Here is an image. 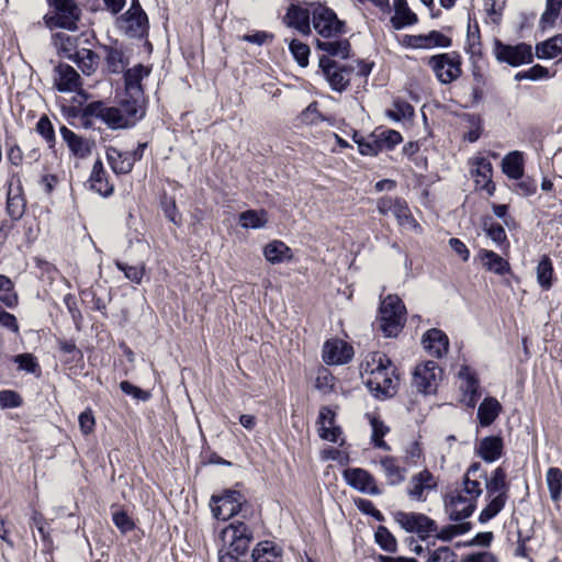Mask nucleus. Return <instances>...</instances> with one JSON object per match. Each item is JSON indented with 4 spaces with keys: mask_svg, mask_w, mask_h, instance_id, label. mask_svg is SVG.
<instances>
[{
    "mask_svg": "<svg viewBox=\"0 0 562 562\" xmlns=\"http://www.w3.org/2000/svg\"><path fill=\"white\" fill-rule=\"evenodd\" d=\"M363 383L376 398H389L396 394L400 376L396 367L382 352L368 353L360 364Z\"/></svg>",
    "mask_w": 562,
    "mask_h": 562,
    "instance_id": "f257e3e1",
    "label": "nucleus"
},
{
    "mask_svg": "<svg viewBox=\"0 0 562 562\" xmlns=\"http://www.w3.org/2000/svg\"><path fill=\"white\" fill-rule=\"evenodd\" d=\"M312 21L314 30L322 36L316 40V47L328 56L347 58L350 53V43L339 38L345 33L344 22L336 13L322 4L312 5Z\"/></svg>",
    "mask_w": 562,
    "mask_h": 562,
    "instance_id": "f03ea898",
    "label": "nucleus"
},
{
    "mask_svg": "<svg viewBox=\"0 0 562 562\" xmlns=\"http://www.w3.org/2000/svg\"><path fill=\"white\" fill-rule=\"evenodd\" d=\"M487 505L479 515V521L485 524L494 518L505 507L508 501L509 485L506 472L502 467L496 468L488 477L484 473Z\"/></svg>",
    "mask_w": 562,
    "mask_h": 562,
    "instance_id": "7ed1b4c3",
    "label": "nucleus"
},
{
    "mask_svg": "<svg viewBox=\"0 0 562 562\" xmlns=\"http://www.w3.org/2000/svg\"><path fill=\"white\" fill-rule=\"evenodd\" d=\"M48 2L50 9L44 15V23L48 29L77 30L81 16L77 0H48Z\"/></svg>",
    "mask_w": 562,
    "mask_h": 562,
    "instance_id": "20e7f679",
    "label": "nucleus"
},
{
    "mask_svg": "<svg viewBox=\"0 0 562 562\" xmlns=\"http://www.w3.org/2000/svg\"><path fill=\"white\" fill-rule=\"evenodd\" d=\"M405 306L397 295H387L380 305L379 328L385 337H396L405 323Z\"/></svg>",
    "mask_w": 562,
    "mask_h": 562,
    "instance_id": "39448f33",
    "label": "nucleus"
},
{
    "mask_svg": "<svg viewBox=\"0 0 562 562\" xmlns=\"http://www.w3.org/2000/svg\"><path fill=\"white\" fill-rule=\"evenodd\" d=\"M427 64L442 85L456 81L462 74L460 55L454 52L434 55Z\"/></svg>",
    "mask_w": 562,
    "mask_h": 562,
    "instance_id": "423d86ee",
    "label": "nucleus"
},
{
    "mask_svg": "<svg viewBox=\"0 0 562 562\" xmlns=\"http://www.w3.org/2000/svg\"><path fill=\"white\" fill-rule=\"evenodd\" d=\"M393 518L402 529L417 533L422 540H426L438 530L437 522L422 513L397 510L393 513Z\"/></svg>",
    "mask_w": 562,
    "mask_h": 562,
    "instance_id": "0eeeda50",
    "label": "nucleus"
},
{
    "mask_svg": "<svg viewBox=\"0 0 562 562\" xmlns=\"http://www.w3.org/2000/svg\"><path fill=\"white\" fill-rule=\"evenodd\" d=\"M376 209L381 215L392 214L397 224L405 229L415 231L418 228L407 203L401 198L382 196L376 200Z\"/></svg>",
    "mask_w": 562,
    "mask_h": 562,
    "instance_id": "6e6552de",
    "label": "nucleus"
},
{
    "mask_svg": "<svg viewBox=\"0 0 562 562\" xmlns=\"http://www.w3.org/2000/svg\"><path fill=\"white\" fill-rule=\"evenodd\" d=\"M211 508L216 519L227 520L243 512L246 499L244 495L234 490L226 491L221 496H212Z\"/></svg>",
    "mask_w": 562,
    "mask_h": 562,
    "instance_id": "1a4fd4ad",
    "label": "nucleus"
},
{
    "mask_svg": "<svg viewBox=\"0 0 562 562\" xmlns=\"http://www.w3.org/2000/svg\"><path fill=\"white\" fill-rule=\"evenodd\" d=\"M442 378V370L435 361H425L415 368L413 384L423 394L436 392L439 381Z\"/></svg>",
    "mask_w": 562,
    "mask_h": 562,
    "instance_id": "9d476101",
    "label": "nucleus"
},
{
    "mask_svg": "<svg viewBox=\"0 0 562 562\" xmlns=\"http://www.w3.org/2000/svg\"><path fill=\"white\" fill-rule=\"evenodd\" d=\"M494 55L501 63L518 67L532 61V49L529 44L506 45L499 41L494 44Z\"/></svg>",
    "mask_w": 562,
    "mask_h": 562,
    "instance_id": "9b49d317",
    "label": "nucleus"
},
{
    "mask_svg": "<svg viewBox=\"0 0 562 562\" xmlns=\"http://www.w3.org/2000/svg\"><path fill=\"white\" fill-rule=\"evenodd\" d=\"M476 508V501L460 490L451 491L445 497V509L449 518L460 521L470 517Z\"/></svg>",
    "mask_w": 562,
    "mask_h": 562,
    "instance_id": "f8f14e48",
    "label": "nucleus"
},
{
    "mask_svg": "<svg viewBox=\"0 0 562 562\" xmlns=\"http://www.w3.org/2000/svg\"><path fill=\"white\" fill-rule=\"evenodd\" d=\"M344 479L352 488L369 495H380L374 477L361 468H350L344 471Z\"/></svg>",
    "mask_w": 562,
    "mask_h": 562,
    "instance_id": "ddd939ff",
    "label": "nucleus"
},
{
    "mask_svg": "<svg viewBox=\"0 0 562 562\" xmlns=\"http://www.w3.org/2000/svg\"><path fill=\"white\" fill-rule=\"evenodd\" d=\"M437 488V481L427 469L414 474L407 486V495L411 499L425 502L429 491Z\"/></svg>",
    "mask_w": 562,
    "mask_h": 562,
    "instance_id": "4468645a",
    "label": "nucleus"
},
{
    "mask_svg": "<svg viewBox=\"0 0 562 562\" xmlns=\"http://www.w3.org/2000/svg\"><path fill=\"white\" fill-rule=\"evenodd\" d=\"M471 172L477 189L484 190L488 195L495 192V184L492 181L493 168L491 161L483 156H475L471 159Z\"/></svg>",
    "mask_w": 562,
    "mask_h": 562,
    "instance_id": "2eb2a0df",
    "label": "nucleus"
},
{
    "mask_svg": "<svg viewBox=\"0 0 562 562\" xmlns=\"http://www.w3.org/2000/svg\"><path fill=\"white\" fill-rule=\"evenodd\" d=\"M148 20L140 5L133 0L130 10L121 20V29L132 37L143 36L147 30Z\"/></svg>",
    "mask_w": 562,
    "mask_h": 562,
    "instance_id": "dca6fc26",
    "label": "nucleus"
},
{
    "mask_svg": "<svg viewBox=\"0 0 562 562\" xmlns=\"http://www.w3.org/2000/svg\"><path fill=\"white\" fill-rule=\"evenodd\" d=\"M401 44L409 48L430 49L434 47H449L451 40L438 31H431L428 34L404 35Z\"/></svg>",
    "mask_w": 562,
    "mask_h": 562,
    "instance_id": "f3484780",
    "label": "nucleus"
},
{
    "mask_svg": "<svg viewBox=\"0 0 562 562\" xmlns=\"http://www.w3.org/2000/svg\"><path fill=\"white\" fill-rule=\"evenodd\" d=\"M352 357L353 348L341 339H329L323 346V359L327 364H344Z\"/></svg>",
    "mask_w": 562,
    "mask_h": 562,
    "instance_id": "a211bd4d",
    "label": "nucleus"
},
{
    "mask_svg": "<svg viewBox=\"0 0 562 562\" xmlns=\"http://www.w3.org/2000/svg\"><path fill=\"white\" fill-rule=\"evenodd\" d=\"M231 535L232 549L239 552H248L249 544L254 540V530L245 521L234 520L223 531Z\"/></svg>",
    "mask_w": 562,
    "mask_h": 562,
    "instance_id": "6ab92c4d",
    "label": "nucleus"
},
{
    "mask_svg": "<svg viewBox=\"0 0 562 562\" xmlns=\"http://www.w3.org/2000/svg\"><path fill=\"white\" fill-rule=\"evenodd\" d=\"M54 86L60 92H79L80 75L67 64H59L54 69Z\"/></svg>",
    "mask_w": 562,
    "mask_h": 562,
    "instance_id": "aec40b11",
    "label": "nucleus"
},
{
    "mask_svg": "<svg viewBox=\"0 0 562 562\" xmlns=\"http://www.w3.org/2000/svg\"><path fill=\"white\" fill-rule=\"evenodd\" d=\"M60 135L66 143L70 154L78 159H86L92 154L94 142L76 134L66 126H61Z\"/></svg>",
    "mask_w": 562,
    "mask_h": 562,
    "instance_id": "412c9836",
    "label": "nucleus"
},
{
    "mask_svg": "<svg viewBox=\"0 0 562 562\" xmlns=\"http://www.w3.org/2000/svg\"><path fill=\"white\" fill-rule=\"evenodd\" d=\"M319 66L334 90L341 92L347 88L350 81V72L347 69L339 67L325 56L319 58Z\"/></svg>",
    "mask_w": 562,
    "mask_h": 562,
    "instance_id": "4be33fe9",
    "label": "nucleus"
},
{
    "mask_svg": "<svg viewBox=\"0 0 562 562\" xmlns=\"http://www.w3.org/2000/svg\"><path fill=\"white\" fill-rule=\"evenodd\" d=\"M481 479H484V473L481 471V464L479 462H474L468 468L462 481L463 486L460 491L469 495L474 501H477L483 493Z\"/></svg>",
    "mask_w": 562,
    "mask_h": 562,
    "instance_id": "5701e85b",
    "label": "nucleus"
},
{
    "mask_svg": "<svg viewBox=\"0 0 562 562\" xmlns=\"http://www.w3.org/2000/svg\"><path fill=\"white\" fill-rule=\"evenodd\" d=\"M422 341L429 355L436 358H441L448 352L449 339L440 329L431 328L427 330Z\"/></svg>",
    "mask_w": 562,
    "mask_h": 562,
    "instance_id": "b1692460",
    "label": "nucleus"
},
{
    "mask_svg": "<svg viewBox=\"0 0 562 562\" xmlns=\"http://www.w3.org/2000/svg\"><path fill=\"white\" fill-rule=\"evenodd\" d=\"M503 439L499 436L482 438L476 446V453L488 463L498 460L503 453Z\"/></svg>",
    "mask_w": 562,
    "mask_h": 562,
    "instance_id": "393cba45",
    "label": "nucleus"
},
{
    "mask_svg": "<svg viewBox=\"0 0 562 562\" xmlns=\"http://www.w3.org/2000/svg\"><path fill=\"white\" fill-rule=\"evenodd\" d=\"M458 376L460 380V389L464 392L463 402H465L468 406L473 407L476 403L475 397L479 389L475 374L468 366H462Z\"/></svg>",
    "mask_w": 562,
    "mask_h": 562,
    "instance_id": "a878e982",
    "label": "nucleus"
},
{
    "mask_svg": "<svg viewBox=\"0 0 562 562\" xmlns=\"http://www.w3.org/2000/svg\"><path fill=\"white\" fill-rule=\"evenodd\" d=\"M251 558L252 562H284L282 548L268 540L257 543Z\"/></svg>",
    "mask_w": 562,
    "mask_h": 562,
    "instance_id": "bb28decb",
    "label": "nucleus"
},
{
    "mask_svg": "<svg viewBox=\"0 0 562 562\" xmlns=\"http://www.w3.org/2000/svg\"><path fill=\"white\" fill-rule=\"evenodd\" d=\"M89 184L93 191L102 196H109L113 193V186L109 182L106 171L99 158L93 164Z\"/></svg>",
    "mask_w": 562,
    "mask_h": 562,
    "instance_id": "cd10ccee",
    "label": "nucleus"
},
{
    "mask_svg": "<svg viewBox=\"0 0 562 562\" xmlns=\"http://www.w3.org/2000/svg\"><path fill=\"white\" fill-rule=\"evenodd\" d=\"M106 159L113 172L117 175L131 172L134 166V159L128 151L123 153L112 146L106 148Z\"/></svg>",
    "mask_w": 562,
    "mask_h": 562,
    "instance_id": "c85d7f7f",
    "label": "nucleus"
},
{
    "mask_svg": "<svg viewBox=\"0 0 562 562\" xmlns=\"http://www.w3.org/2000/svg\"><path fill=\"white\" fill-rule=\"evenodd\" d=\"M262 252L265 259L272 265L291 261L293 258L292 249L285 243L278 239L268 243L263 247Z\"/></svg>",
    "mask_w": 562,
    "mask_h": 562,
    "instance_id": "c756f323",
    "label": "nucleus"
},
{
    "mask_svg": "<svg viewBox=\"0 0 562 562\" xmlns=\"http://www.w3.org/2000/svg\"><path fill=\"white\" fill-rule=\"evenodd\" d=\"M127 97L128 98L122 100L120 109L132 126L144 116L145 110L143 105V95L127 94Z\"/></svg>",
    "mask_w": 562,
    "mask_h": 562,
    "instance_id": "7c9ffc66",
    "label": "nucleus"
},
{
    "mask_svg": "<svg viewBox=\"0 0 562 562\" xmlns=\"http://www.w3.org/2000/svg\"><path fill=\"white\" fill-rule=\"evenodd\" d=\"M150 70L143 65L130 68L124 76L126 94L143 95L142 80L149 75Z\"/></svg>",
    "mask_w": 562,
    "mask_h": 562,
    "instance_id": "2f4dec72",
    "label": "nucleus"
},
{
    "mask_svg": "<svg viewBox=\"0 0 562 562\" xmlns=\"http://www.w3.org/2000/svg\"><path fill=\"white\" fill-rule=\"evenodd\" d=\"M312 9H303L300 7L292 5L285 15V20L289 26L296 29L302 34H310V15Z\"/></svg>",
    "mask_w": 562,
    "mask_h": 562,
    "instance_id": "473e14b6",
    "label": "nucleus"
},
{
    "mask_svg": "<svg viewBox=\"0 0 562 562\" xmlns=\"http://www.w3.org/2000/svg\"><path fill=\"white\" fill-rule=\"evenodd\" d=\"M479 257L482 261V265L488 271L501 276L509 271V263L503 257L492 250L481 249Z\"/></svg>",
    "mask_w": 562,
    "mask_h": 562,
    "instance_id": "72a5a7b5",
    "label": "nucleus"
},
{
    "mask_svg": "<svg viewBox=\"0 0 562 562\" xmlns=\"http://www.w3.org/2000/svg\"><path fill=\"white\" fill-rule=\"evenodd\" d=\"M394 8L395 14L391 19L394 29L401 30L417 22L416 14L411 11L405 0H395Z\"/></svg>",
    "mask_w": 562,
    "mask_h": 562,
    "instance_id": "f704fd0d",
    "label": "nucleus"
},
{
    "mask_svg": "<svg viewBox=\"0 0 562 562\" xmlns=\"http://www.w3.org/2000/svg\"><path fill=\"white\" fill-rule=\"evenodd\" d=\"M77 66L81 69V71L90 76L93 74L99 64L98 55L88 48H81L75 52L74 58L71 59Z\"/></svg>",
    "mask_w": 562,
    "mask_h": 562,
    "instance_id": "c9c22d12",
    "label": "nucleus"
},
{
    "mask_svg": "<svg viewBox=\"0 0 562 562\" xmlns=\"http://www.w3.org/2000/svg\"><path fill=\"white\" fill-rule=\"evenodd\" d=\"M503 172L512 178L519 179L524 173L522 154L519 151H512L503 158L502 161Z\"/></svg>",
    "mask_w": 562,
    "mask_h": 562,
    "instance_id": "e433bc0d",
    "label": "nucleus"
},
{
    "mask_svg": "<svg viewBox=\"0 0 562 562\" xmlns=\"http://www.w3.org/2000/svg\"><path fill=\"white\" fill-rule=\"evenodd\" d=\"M238 221L244 228H263L268 223V213L265 210H248L239 214Z\"/></svg>",
    "mask_w": 562,
    "mask_h": 562,
    "instance_id": "4c0bfd02",
    "label": "nucleus"
},
{
    "mask_svg": "<svg viewBox=\"0 0 562 562\" xmlns=\"http://www.w3.org/2000/svg\"><path fill=\"white\" fill-rule=\"evenodd\" d=\"M562 53V35L553 36L536 46V56L540 59H552Z\"/></svg>",
    "mask_w": 562,
    "mask_h": 562,
    "instance_id": "58836bf2",
    "label": "nucleus"
},
{
    "mask_svg": "<svg viewBox=\"0 0 562 562\" xmlns=\"http://www.w3.org/2000/svg\"><path fill=\"white\" fill-rule=\"evenodd\" d=\"M78 38L66 33H56L53 36V42L58 50L65 58L72 59L75 52H77Z\"/></svg>",
    "mask_w": 562,
    "mask_h": 562,
    "instance_id": "ea45409f",
    "label": "nucleus"
},
{
    "mask_svg": "<svg viewBox=\"0 0 562 562\" xmlns=\"http://www.w3.org/2000/svg\"><path fill=\"white\" fill-rule=\"evenodd\" d=\"M562 10V0H547L546 10L539 20L541 30H548L554 26Z\"/></svg>",
    "mask_w": 562,
    "mask_h": 562,
    "instance_id": "a19ab883",
    "label": "nucleus"
},
{
    "mask_svg": "<svg viewBox=\"0 0 562 562\" xmlns=\"http://www.w3.org/2000/svg\"><path fill=\"white\" fill-rule=\"evenodd\" d=\"M546 482L553 502H559L562 497V470L560 468H549L546 474Z\"/></svg>",
    "mask_w": 562,
    "mask_h": 562,
    "instance_id": "79ce46f5",
    "label": "nucleus"
},
{
    "mask_svg": "<svg viewBox=\"0 0 562 562\" xmlns=\"http://www.w3.org/2000/svg\"><path fill=\"white\" fill-rule=\"evenodd\" d=\"M99 116L111 128H124L131 126L124 113L117 108H103Z\"/></svg>",
    "mask_w": 562,
    "mask_h": 562,
    "instance_id": "37998d69",
    "label": "nucleus"
},
{
    "mask_svg": "<svg viewBox=\"0 0 562 562\" xmlns=\"http://www.w3.org/2000/svg\"><path fill=\"white\" fill-rule=\"evenodd\" d=\"M106 68L112 74H120L125 68L123 52L114 46H104Z\"/></svg>",
    "mask_w": 562,
    "mask_h": 562,
    "instance_id": "c03bdc74",
    "label": "nucleus"
},
{
    "mask_svg": "<svg viewBox=\"0 0 562 562\" xmlns=\"http://www.w3.org/2000/svg\"><path fill=\"white\" fill-rule=\"evenodd\" d=\"M380 463L391 485H396L404 481L405 470L396 464V460L393 457H384Z\"/></svg>",
    "mask_w": 562,
    "mask_h": 562,
    "instance_id": "a18cd8bd",
    "label": "nucleus"
},
{
    "mask_svg": "<svg viewBox=\"0 0 562 562\" xmlns=\"http://www.w3.org/2000/svg\"><path fill=\"white\" fill-rule=\"evenodd\" d=\"M374 540L383 551L389 553L397 551V540L385 526H378L374 532Z\"/></svg>",
    "mask_w": 562,
    "mask_h": 562,
    "instance_id": "49530a36",
    "label": "nucleus"
},
{
    "mask_svg": "<svg viewBox=\"0 0 562 562\" xmlns=\"http://www.w3.org/2000/svg\"><path fill=\"white\" fill-rule=\"evenodd\" d=\"M502 409L499 402L494 397H486L477 409L479 422H494Z\"/></svg>",
    "mask_w": 562,
    "mask_h": 562,
    "instance_id": "de8ad7c7",
    "label": "nucleus"
},
{
    "mask_svg": "<svg viewBox=\"0 0 562 562\" xmlns=\"http://www.w3.org/2000/svg\"><path fill=\"white\" fill-rule=\"evenodd\" d=\"M552 262L548 256H543L537 266V281L542 289L549 290L552 286Z\"/></svg>",
    "mask_w": 562,
    "mask_h": 562,
    "instance_id": "09e8293b",
    "label": "nucleus"
},
{
    "mask_svg": "<svg viewBox=\"0 0 562 562\" xmlns=\"http://www.w3.org/2000/svg\"><path fill=\"white\" fill-rule=\"evenodd\" d=\"M353 140L358 145L359 153L363 156H375L382 150L376 134L371 135L369 138H363L355 133Z\"/></svg>",
    "mask_w": 562,
    "mask_h": 562,
    "instance_id": "8fccbe9b",
    "label": "nucleus"
},
{
    "mask_svg": "<svg viewBox=\"0 0 562 562\" xmlns=\"http://www.w3.org/2000/svg\"><path fill=\"white\" fill-rule=\"evenodd\" d=\"M484 231L486 235L493 240V243L499 248L508 246L506 232L501 224L494 223L492 221H485Z\"/></svg>",
    "mask_w": 562,
    "mask_h": 562,
    "instance_id": "3c124183",
    "label": "nucleus"
},
{
    "mask_svg": "<svg viewBox=\"0 0 562 562\" xmlns=\"http://www.w3.org/2000/svg\"><path fill=\"white\" fill-rule=\"evenodd\" d=\"M318 436L323 440H327L329 442L338 443L339 446L345 445V438L342 437L341 428L336 424H321V427L317 430Z\"/></svg>",
    "mask_w": 562,
    "mask_h": 562,
    "instance_id": "603ef678",
    "label": "nucleus"
},
{
    "mask_svg": "<svg viewBox=\"0 0 562 562\" xmlns=\"http://www.w3.org/2000/svg\"><path fill=\"white\" fill-rule=\"evenodd\" d=\"M0 301L8 307L14 306L18 302L12 281L2 274H0Z\"/></svg>",
    "mask_w": 562,
    "mask_h": 562,
    "instance_id": "864d4df0",
    "label": "nucleus"
},
{
    "mask_svg": "<svg viewBox=\"0 0 562 562\" xmlns=\"http://www.w3.org/2000/svg\"><path fill=\"white\" fill-rule=\"evenodd\" d=\"M414 115V108L405 101H395L392 109L387 110V116L394 121L411 119Z\"/></svg>",
    "mask_w": 562,
    "mask_h": 562,
    "instance_id": "5fc2aeb1",
    "label": "nucleus"
},
{
    "mask_svg": "<svg viewBox=\"0 0 562 562\" xmlns=\"http://www.w3.org/2000/svg\"><path fill=\"white\" fill-rule=\"evenodd\" d=\"M36 132L45 139L48 146L52 148L56 143L55 131L48 116L43 115L37 124Z\"/></svg>",
    "mask_w": 562,
    "mask_h": 562,
    "instance_id": "6e6d98bb",
    "label": "nucleus"
},
{
    "mask_svg": "<svg viewBox=\"0 0 562 562\" xmlns=\"http://www.w3.org/2000/svg\"><path fill=\"white\" fill-rule=\"evenodd\" d=\"M289 48L300 66L305 67L308 64L310 47L306 44L293 40L290 42Z\"/></svg>",
    "mask_w": 562,
    "mask_h": 562,
    "instance_id": "4d7b16f0",
    "label": "nucleus"
},
{
    "mask_svg": "<svg viewBox=\"0 0 562 562\" xmlns=\"http://www.w3.org/2000/svg\"><path fill=\"white\" fill-rule=\"evenodd\" d=\"M13 361L18 364L20 370L34 374L40 373L38 362L32 353L16 355Z\"/></svg>",
    "mask_w": 562,
    "mask_h": 562,
    "instance_id": "13d9d810",
    "label": "nucleus"
},
{
    "mask_svg": "<svg viewBox=\"0 0 562 562\" xmlns=\"http://www.w3.org/2000/svg\"><path fill=\"white\" fill-rule=\"evenodd\" d=\"M115 266L124 273L126 279L135 283H140L145 271L144 265L128 266L122 261H116Z\"/></svg>",
    "mask_w": 562,
    "mask_h": 562,
    "instance_id": "bf43d9fd",
    "label": "nucleus"
},
{
    "mask_svg": "<svg viewBox=\"0 0 562 562\" xmlns=\"http://www.w3.org/2000/svg\"><path fill=\"white\" fill-rule=\"evenodd\" d=\"M379 143L381 144V148H393L397 144H400L403 138L402 135L394 130H385L376 134Z\"/></svg>",
    "mask_w": 562,
    "mask_h": 562,
    "instance_id": "052dcab7",
    "label": "nucleus"
},
{
    "mask_svg": "<svg viewBox=\"0 0 562 562\" xmlns=\"http://www.w3.org/2000/svg\"><path fill=\"white\" fill-rule=\"evenodd\" d=\"M120 389L122 392L133 398L142 402H146L150 398V392L143 390L128 381H123L120 383Z\"/></svg>",
    "mask_w": 562,
    "mask_h": 562,
    "instance_id": "680f3d73",
    "label": "nucleus"
},
{
    "mask_svg": "<svg viewBox=\"0 0 562 562\" xmlns=\"http://www.w3.org/2000/svg\"><path fill=\"white\" fill-rule=\"evenodd\" d=\"M112 520L115 527L123 533L130 532L135 528V524L124 510L113 513Z\"/></svg>",
    "mask_w": 562,
    "mask_h": 562,
    "instance_id": "e2e57ef3",
    "label": "nucleus"
},
{
    "mask_svg": "<svg viewBox=\"0 0 562 562\" xmlns=\"http://www.w3.org/2000/svg\"><path fill=\"white\" fill-rule=\"evenodd\" d=\"M247 553L235 551L232 546H227L218 551V562H247Z\"/></svg>",
    "mask_w": 562,
    "mask_h": 562,
    "instance_id": "0e129e2a",
    "label": "nucleus"
},
{
    "mask_svg": "<svg viewBox=\"0 0 562 562\" xmlns=\"http://www.w3.org/2000/svg\"><path fill=\"white\" fill-rule=\"evenodd\" d=\"M457 554L449 547H440L430 552L427 562H456Z\"/></svg>",
    "mask_w": 562,
    "mask_h": 562,
    "instance_id": "69168bd1",
    "label": "nucleus"
},
{
    "mask_svg": "<svg viewBox=\"0 0 562 562\" xmlns=\"http://www.w3.org/2000/svg\"><path fill=\"white\" fill-rule=\"evenodd\" d=\"M334 380H335V378L328 370L322 369L317 373V376L315 380V386L321 392L328 393L334 387Z\"/></svg>",
    "mask_w": 562,
    "mask_h": 562,
    "instance_id": "338daca9",
    "label": "nucleus"
},
{
    "mask_svg": "<svg viewBox=\"0 0 562 562\" xmlns=\"http://www.w3.org/2000/svg\"><path fill=\"white\" fill-rule=\"evenodd\" d=\"M372 425V441L375 447L383 450H390V446L383 440V437L390 431L385 424H371Z\"/></svg>",
    "mask_w": 562,
    "mask_h": 562,
    "instance_id": "774afa93",
    "label": "nucleus"
}]
</instances>
